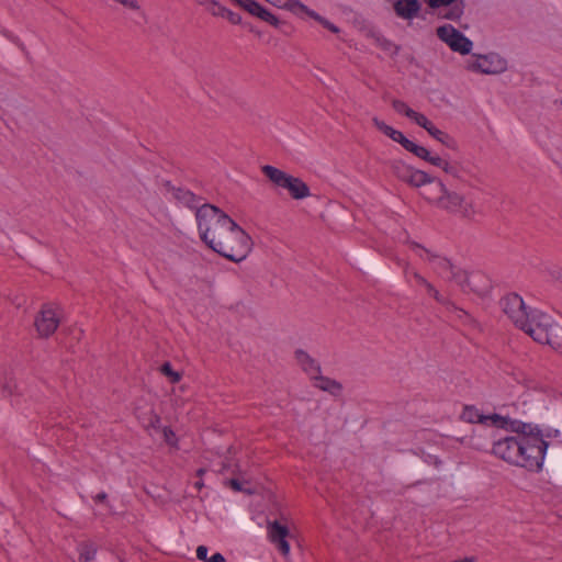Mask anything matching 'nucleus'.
I'll list each match as a JSON object with an SVG mask.
<instances>
[{
  "label": "nucleus",
  "mask_w": 562,
  "mask_h": 562,
  "mask_svg": "<svg viewBox=\"0 0 562 562\" xmlns=\"http://www.w3.org/2000/svg\"><path fill=\"white\" fill-rule=\"evenodd\" d=\"M220 16L226 18L231 23L238 24L240 23V16L239 14L228 10V9H221V12H217Z\"/></svg>",
  "instance_id": "nucleus-36"
},
{
  "label": "nucleus",
  "mask_w": 562,
  "mask_h": 562,
  "mask_svg": "<svg viewBox=\"0 0 562 562\" xmlns=\"http://www.w3.org/2000/svg\"><path fill=\"white\" fill-rule=\"evenodd\" d=\"M431 260L434 261V263L436 266H438L439 269H441L442 271L440 272L443 277L446 278H458L459 281L461 282V278L462 276H458L454 271H453V267L452 265L450 263L449 260H447L446 258H440V257H437V256H434L431 258Z\"/></svg>",
  "instance_id": "nucleus-26"
},
{
  "label": "nucleus",
  "mask_w": 562,
  "mask_h": 562,
  "mask_svg": "<svg viewBox=\"0 0 562 562\" xmlns=\"http://www.w3.org/2000/svg\"><path fill=\"white\" fill-rule=\"evenodd\" d=\"M240 8L247 11L249 14L257 16L258 19L269 23L272 26H278L280 20L271 11L262 7L255 0H234Z\"/></svg>",
  "instance_id": "nucleus-14"
},
{
  "label": "nucleus",
  "mask_w": 562,
  "mask_h": 562,
  "mask_svg": "<svg viewBox=\"0 0 562 562\" xmlns=\"http://www.w3.org/2000/svg\"><path fill=\"white\" fill-rule=\"evenodd\" d=\"M417 125L423 127L424 130H426L427 133L432 138L438 140L439 143H441L446 147L454 148V139L449 134H447L446 132H443V131L439 130L438 127H436L434 125V123L431 121H429L425 115L420 120V123H418Z\"/></svg>",
  "instance_id": "nucleus-17"
},
{
  "label": "nucleus",
  "mask_w": 562,
  "mask_h": 562,
  "mask_svg": "<svg viewBox=\"0 0 562 562\" xmlns=\"http://www.w3.org/2000/svg\"><path fill=\"white\" fill-rule=\"evenodd\" d=\"M202 3L209 5L207 9L213 15H218V13H216V12H221V9H225L224 7H222L220 3H217L214 0H205V2H202Z\"/></svg>",
  "instance_id": "nucleus-39"
},
{
  "label": "nucleus",
  "mask_w": 562,
  "mask_h": 562,
  "mask_svg": "<svg viewBox=\"0 0 562 562\" xmlns=\"http://www.w3.org/2000/svg\"><path fill=\"white\" fill-rule=\"evenodd\" d=\"M373 124L384 135H386L390 138L392 137V133L394 132L395 128H393L392 126L387 125L386 123L376 117L373 119Z\"/></svg>",
  "instance_id": "nucleus-35"
},
{
  "label": "nucleus",
  "mask_w": 562,
  "mask_h": 562,
  "mask_svg": "<svg viewBox=\"0 0 562 562\" xmlns=\"http://www.w3.org/2000/svg\"><path fill=\"white\" fill-rule=\"evenodd\" d=\"M11 386L7 380L5 372L0 368V395L7 396L11 394Z\"/></svg>",
  "instance_id": "nucleus-33"
},
{
  "label": "nucleus",
  "mask_w": 562,
  "mask_h": 562,
  "mask_svg": "<svg viewBox=\"0 0 562 562\" xmlns=\"http://www.w3.org/2000/svg\"><path fill=\"white\" fill-rule=\"evenodd\" d=\"M461 418L462 420L471 424L480 423L498 425L502 420V418L498 415H484L474 406H464L461 414Z\"/></svg>",
  "instance_id": "nucleus-16"
},
{
  "label": "nucleus",
  "mask_w": 562,
  "mask_h": 562,
  "mask_svg": "<svg viewBox=\"0 0 562 562\" xmlns=\"http://www.w3.org/2000/svg\"><path fill=\"white\" fill-rule=\"evenodd\" d=\"M417 125L423 127L424 130H426L427 133L432 138L438 140L439 143H441L446 147L454 148V139L449 134H447L446 132H443V131L439 130L438 127H436L434 125V123L431 121H429L425 115L420 120V123H418Z\"/></svg>",
  "instance_id": "nucleus-18"
},
{
  "label": "nucleus",
  "mask_w": 562,
  "mask_h": 562,
  "mask_svg": "<svg viewBox=\"0 0 562 562\" xmlns=\"http://www.w3.org/2000/svg\"><path fill=\"white\" fill-rule=\"evenodd\" d=\"M155 431L161 435L167 445L171 447H175L177 445L176 435L170 428L164 427L160 429V427L158 426V430Z\"/></svg>",
  "instance_id": "nucleus-31"
},
{
  "label": "nucleus",
  "mask_w": 562,
  "mask_h": 562,
  "mask_svg": "<svg viewBox=\"0 0 562 562\" xmlns=\"http://www.w3.org/2000/svg\"><path fill=\"white\" fill-rule=\"evenodd\" d=\"M270 4L278 9L286 10L297 16L301 20L306 18L313 19L318 22L322 26L330 31L331 33H339V27L328 21L326 18L319 15L316 11L310 9L300 0H266Z\"/></svg>",
  "instance_id": "nucleus-8"
},
{
  "label": "nucleus",
  "mask_w": 562,
  "mask_h": 562,
  "mask_svg": "<svg viewBox=\"0 0 562 562\" xmlns=\"http://www.w3.org/2000/svg\"><path fill=\"white\" fill-rule=\"evenodd\" d=\"M393 109L398 113L403 114L406 117H408L411 121H413L415 124L420 123V120L423 119L424 114L411 109L405 102L401 100L393 101Z\"/></svg>",
  "instance_id": "nucleus-23"
},
{
  "label": "nucleus",
  "mask_w": 562,
  "mask_h": 562,
  "mask_svg": "<svg viewBox=\"0 0 562 562\" xmlns=\"http://www.w3.org/2000/svg\"><path fill=\"white\" fill-rule=\"evenodd\" d=\"M229 465L227 463H223L221 468L214 469L215 471L224 472L228 470Z\"/></svg>",
  "instance_id": "nucleus-45"
},
{
  "label": "nucleus",
  "mask_w": 562,
  "mask_h": 562,
  "mask_svg": "<svg viewBox=\"0 0 562 562\" xmlns=\"http://www.w3.org/2000/svg\"><path fill=\"white\" fill-rule=\"evenodd\" d=\"M424 2L438 16L446 20H458L463 13L462 3L458 0H424Z\"/></svg>",
  "instance_id": "nucleus-13"
},
{
  "label": "nucleus",
  "mask_w": 562,
  "mask_h": 562,
  "mask_svg": "<svg viewBox=\"0 0 562 562\" xmlns=\"http://www.w3.org/2000/svg\"><path fill=\"white\" fill-rule=\"evenodd\" d=\"M206 562H226L225 558L221 553H214Z\"/></svg>",
  "instance_id": "nucleus-42"
},
{
  "label": "nucleus",
  "mask_w": 562,
  "mask_h": 562,
  "mask_svg": "<svg viewBox=\"0 0 562 562\" xmlns=\"http://www.w3.org/2000/svg\"><path fill=\"white\" fill-rule=\"evenodd\" d=\"M161 373L166 375L172 383H176L180 380V374L176 372L169 363H164L161 366Z\"/></svg>",
  "instance_id": "nucleus-32"
},
{
  "label": "nucleus",
  "mask_w": 562,
  "mask_h": 562,
  "mask_svg": "<svg viewBox=\"0 0 562 562\" xmlns=\"http://www.w3.org/2000/svg\"><path fill=\"white\" fill-rule=\"evenodd\" d=\"M391 139L401 144L404 148H406L411 142V139H408L402 132L397 130H394Z\"/></svg>",
  "instance_id": "nucleus-38"
},
{
  "label": "nucleus",
  "mask_w": 562,
  "mask_h": 562,
  "mask_svg": "<svg viewBox=\"0 0 562 562\" xmlns=\"http://www.w3.org/2000/svg\"><path fill=\"white\" fill-rule=\"evenodd\" d=\"M135 415L144 428L147 430H158L160 418L154 413L150 405L137 406Z\"/></svg>",
  "instance_id": "nucleus-19"
},
{
  "label": "nucleus",
  "mask_w": 562,
  "mask_h": 562,
  "mask_svg": "<svg viewBox=\"0 0 562 562\" xmlns=\"http://www.w3.org/2000/svg\"><path fill=\"white\" fill-rule=\"evenodd\" d=\"M513 378L517 383L525 385L528 389L535 386L533 380L522 370L516 369L513 371Z\"/></svg>",
  "instance_id": "nucleus-29"
},
{
  "label": "nucleus",
  "mask_w": 562,
  "mask_h": 562,
  "mask_svg": "<svg viewBox=\"0 0 562 562\" xmlns=\"http://www.w3.org/2000/svg\"><path fill=\"white\" fill-rule=\"evenodd\" d=\"M198 231L201 239L211 248V238H225L231 229L235 228V222L220 209L204 204L195 214Z\"/></svg>",
  "instance_id": "nucleus-3"
},
{
  "label": "nucleus",
  "mask_w": 562,
  "mask_h": 562,
  "mask_svg": "<svg viewBox=\"0 0 562 562\" xmlns=\"http://www.w3.org/2000/svg\"><path fill=\"white\" fill-rule=\"evenodd\" d=\"M504 313L535 341L562 351V326L547 313L528 307L516 293L502 300Z\"/></svg>",
  "instance_id": "nucleus-1"
},
{
  "label": "nucleus",
  "mask_w": 562,
  "mask_h": 562,
  "mask_svg": "<svg viewBox=\"0 0 562 562\" xmlns=\"http://www.w3.org/2000/svg\"><path fill=\"white\" fill-rule=\"evenodd\" d=\"M467 68L475 72L494 75L506 70L507 63L503 57L495 53L472 55L467 60Z\"/></svg>",
  "instance_id": "nucleus-9"
},
{
  "label": "nucleus",
  "mask_w": 562,
  "mask_h": 562,
  "mask_svg": "<svg viewBox=\"0 0 562 562\" xmlns=\"http://www.w3.org/2000/svg\"><path fill=\"white\" fill-rule=\"evenodd\" d=\"M203 473H204V469H200V470L198 471V475H199V476H201Z\"/></svg>",
  "instance_id": "nucleus-46"
},
{
  "label": "nucleus",
  "mask_w": 562,
  "mask_h": 562,
  "mask_svg": "<svg viewBox=\"0 0 562 562\" xmlns=\"http://www.w3.org/2000/svg\"><path fill=\"white\" fill-rule=\"evenodd\" d=\"M549 276L562 289V268L553 267L549 270Z\"/></svg>",
  "instance_id": "nucleus-37"
},
{
  "label": "nucleus",
  "mask_w": 562,
  "mask_h": 562,
  "mask_svg": "<svg viewBox=\"0 0 562 562\" xmlns=\"http://www.w3.org/2000/svg\"><path fill=\"white\" fill-rule=\"evenodd\" d=\"M427 162L443 170L446 173H448L452 177L460 178L458 167L456 165H452L451 162H449L448 160H446L445 158L440 157L437 154H434L430 151Z\"/></svg>",
  "instance_id": "nucleus-21"
},
{
  "label": "nucleus",
  "mask_w": 562,
  "mask_h": 562,
  "mask_svg": "<svg viewBox=\"0 0 562 562\" xmlns=\"http://www.w3.org/2000/svg\"><path fill=\"white\" fill-rule=\"evenodd\" d=\"M413 278H414V280L416 281L417 284L425 285L427 291H428V293L434 295L436 300L440 301V297L438 296V292L422 276H419L417 273H413Z\"/></svg>",
  "instance_id": "nucleus-34"
},
{
  "label": "nucleus",
  "mask_w": 562,
  "mask_h": 562,
  "mask_svg": "<svg viewBox=\"0 0 562 562\" xmlns=\"http://www.w3.org/2000/svg\"><path fill=\"white\" fill-rule=\"evenodd\" d=\"M405 149L425 161H427L430 154V151L426 147L417 145L412 140L409 142Z\"/></svg>",
  "instance_id": "nucleus-28"
},
{
  "label": "nucleus",
  "mask_w": 562,
  "mask_h": 562,
  "mask_svg": "<svg viewBox=\"0 0 562 562\" xmlns=\"http://www.w3.org/2000/svg\"><path fill=\"white\" fill-rule=\"evenodd\" d=\"M268 539L276 546L278 551L283 555L290 554V544L288 538L290 537L289 528L278 520L268 522L267 526Z\"/></svg>",
  "instance_id": "nucleus-12"
},
{
  "label": "nucleus",
  "mask_w": 562,
  "mask_h": 562,
  "mask_svg": "<svg viewBox=\"0 0 562 562\" xmlns=\"http://www.w3.org/2000/svg\"><path fill=\"white\" fill-rule=\"evenodd\" d=\"M228 484L236 492H245L248 494L252 493V487L250 486V484L240 479H231L228 481Z\"/></svg>",
  "instance_id": "nucleus-30"
},
{
  "label": "nucleus",
  "mask_w": 562,
  "mask_h": 562,
  "mask_svg": "<svg viewBox=\"0 0 562 562\" xmlns=\"http://www.w3.org/2000/svg\"><path fill=\"white\" fill-rule=\"evenodd\" d=\"M547 449L548 442L539 429L516 432L499 438L493 445V453L497 458L529 471L541 470Z\"/></svg>",
  "instance_id": "nucleus-2"
},
{
  "label": "nucleus",
  "mask_w": 562,
  "mask_h": 562,
  "mask_svg": "<svg viewBox=\"0 0 562 562\" xmlns=\"http://www.w3.org/2000/svg\"><path fill=\"white\" fill-rule=\"evenodd\" d=\"M79 560L82 562H90L97 554V547L93 542H82L79 546Z\"/></svg>",
  "instance_id": "nucleus-27"
},
{
  "label": "nucleus",
  "mask_w": 562,
  "mask_h": 562,
  "mask_svg": "<svg viewBox=\"0 0 562 562\" xmlns=\"http://www.w3.org/2000/svg\"><path fill=\"white\" fill-rule=\"evenodd\" d=\"M175 196L180 204H182L189 209L195 210V213L198 212V210L200 207H202L204 205V204L201 205L200 199L195 194H193L192 192H190L188 190L179 189L176 192Z\"/></svg>",
  "instance_id": "nucleus-22"
},
{
  "label": "nucleus",
  "mask_w": 562,
  "mask_h": 562,
  "mask_svg": "<svg viewBox=\"0 0 562 562\" xmlns=\"http://www.w3.org/2000/svg\"><path fill=\"white\" fill-rule=\"evenodd\" d=\"M251 239L237 224L225 238H211V249L234 262L244 260L251 250Z\"/></svg>",
  "instance_id": "nucleus-5"
},
{
  "label": "nucleus",
  "mask_w": 562,
  "mask_h": 562,
  "mask_svg": "<svg viewBox=\"0 0 562 562\" xmlns=\"http://www.w3.org/2000/svg\"><path fill=\"white\" fill-rule=\"evenodd\" d=\"M393 9L397 18L412 22L416 19L422 10L419 0H395Z\"/></svg>",
  "instance_id": "nucleus-15"
},
{
  "label": "nucleus",
  "mask_w": 562,
  "mask_h": 562,
  "mask_svg": "<svg viewBox=\"0 0 562 562\" xmlns=\"http://www.w3.org/2000/svg\"><path fill=\"white\" fill-rule=\"evenodd\" d=\"M61 310L55 303L43 304L37 313V336L48 337L55 333L61 322Z\"/></svg>",
  "instance_id": "nucleus-10"
},
{
  "label": "nucleus",
  "mask_w": 562,
  "mask_h": 562,
  "mask_svg": "<svg viewBox=\"0 0 562 562\" xmlns=\"http://www.w3.org/2000/svg\"><path fill=\"white\" fill-rule=\"evenodd\" d=\"M413 250L419 255L420 257H423L424 255H426L427 257L429 256V251L422 248L420 246L418 245H413Z\"/></svg>",
  "instance_id": "nucleus-41"
},
{
  "label": "nucleus",
  "mask_w": 562,
  "mask_h": 562,
  "mask_svg": "<svg viewBox=\"0 0 562 562\" xmlns=\"http://www.w3.org/2000/svg\"><path fill=\"white\" fill-rule=\"evenodd\" d=\"M193 485L196 490H201L203 487V481L199 479L193 483Z\"/></svg>",
  "instance_id": "nucleus-44"
},
{
  "label": "nucleus",
  "mask_w": 562,
  "mask_h": 562,
  "mask_svg": "<svg viewBox=\"0 0 562 562\" xmlns=\"http://www.w3.org/2000/svg\"><path fill=\"white\" fill-rule=\"evenodd\" d=\"M391 170L396 178L407 183L414 168L404 161L396 160L392 162Z\"/></svg>",
  "instance_id": "nucleus-24"
},
{
  "label": "nucleus",
  "mask_w": 562,
  "mask_h": 562,
  "mask_svg": "<svg viewBox=\"0 0 562 562\" xmlns=\"http://www.w3.org/2000/svg\"><path fill=\"white\" fill-rule=\"evenodd\" d=\"M93 499H94L95 504H103L105 502V499H106V494L105 493H99V494H97L93 497Z\"/></svg>",
  "instance_id": "nucleus-43"
},
{
  "label": "nucleus",
  "mask_w": 562,
  "mask_h": 562,
  "mask_svg": "<svg viewBox=\"0 0 562 562\" xmlns=\"http://www.w3.org/2000/svg\"><path fill=\"white\" fill-rule=\"evenodd\" d=\"M261 170L273 184L285 189L293 199L300 200L310 195L308 187L301 179L269 165L263 166Z\"/></svg>",
  "instance_id": "nucleus-7"
},
{
  "label": "nucleus",
  "mask_w": 562,
  "mask_h": 562,
  "mask_svg": "<svg viewBox=\"0 0 562 562\" xmlns=\"http://www.w3.org/2000/svg\"><path fill=\"white\" fill-rule=\"evenodd\" d=\"M437 36L453 52H458L462 55L469 54L473 46L468 37L450 24L439 26L437 29Z\"/></svg>",
  "instance_id": "nucleus-11"
},
{
  "label": "nucleus",
  "mask_w": 562,
  "mask_h": 562,
  "mask_svg": "<svg viewBox=\"0 0 562 562\" xmlns=\"http://www.w3.org/2000/svg\"><path fill=\"white\" fill-rule=\"evenodd\" d=\"M407 183L413 186V187H422V186H425V184H430V187H431L436 182L425 171H422V170H418V169L414 168V170H413V172L411 175V178H409Z\"/></svg>",
  "instance_id": "nucleus-25"
},
{
  "label": "nucleus",
  "mask_w": 562,
  "mask_h": 562,
  "mask_svg": "<svg viewBox=\"0 0 562 562\" xmlns=\"http://www.w3.org/2000/svg\"><path fill=\"white\" fill-rule=\"evenodd\" d=\"M207 552H209V550L205 546H199L196 548V558L201 561L206 562V561H209Z\"/></svg>",
  "instance_id": "nucleus-40"
},
{
  "label": "nucleus",
  "mask_w": 562,
  "mask_h": 562,
  "mask_svg": "<svg viewBox=\"0 0 562 562\" xmlns=\"http://www.w3.org/2000/svg\"><path fill=\"white\" fill-rule=\"evenodd\" d=\"M462 286L468 288L469 290L477 293L479 295H483L490 289V281L482 273H471L469 276H465V284Z\"/></svg>",
  "instance_id": "nucleus-20"
},
{
  "label": "nucleus",
  "mask_w": 562,
  "mask_h": 562,
  "mask_svg": "<svg viewBox=\"0 0 562 562\" xmlns=\"http://www.w3.org/2000/svg\"><path fill=\"white\" fill-rule=\"evenodd\" d=\"M425 198L438 207L463 218H473L479 213L476 205L457 192L448 191L442 182L436 181L424 192Z\"/></svg>",
  "instance_id": "nucleus-4"
},
{
  "label": "nucleus",
  "mask_w": 562,
  "mask_h": 562,
  "mask_svg": "<svg viewBox=\"0 0 562 562\" xmlns=\"http://www.w3.org/2000/svg\"><path fill=\"white\" fill-rule=\"evenodd\" d=\"M295 360L302 370L313 380L315 387H318L319 390L328 392L333 395L340 394L341 385L334 380L319 375L321 368L318 362L307 352L301 349L296 350Z\"/></svg>",
  "instance_id": "nucleus-6"
}]
</instances>
